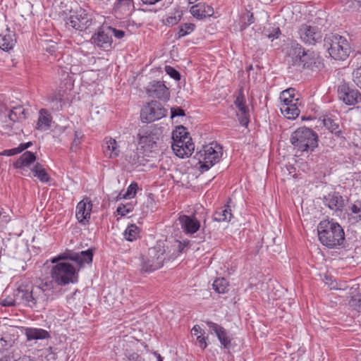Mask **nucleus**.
<instances>
[{"label":"nucleus","mask_w":361,"mask_h":361,"mask_svg":"<svg viewBox=\"0 0 361 361\" xmlns=\"http://www.w3.org/2000/svg\"><path fill=\"white\" fill-rule=\"evenodd\" d=\"M51 293V284L42 282L30 289L19 287L16 293V298L31 308H44L48 304Z\"/></svg>","instance_id":"f257e3e1"},{"label":"nucleus","mask_w":361,"mask_h":361,"mask_svg":"<svg viewBox=\"0 0 361 361\" xmlns=\"http://www.w3.org/2000/svg\"><path fill=\"white\" fill-rule=\"evenodd\" d=\"M320 243L329 248L341 245L345 240V233L341 226L333 220L322 221L317 226Z\"/></svg>","instance_id":"f03ea898"},{"label":"nucleus","mask_w":361,"mask_h":361,"mask_svg":"<svg viewBox=\"0 0 361 361\" xmlns=\"http://www.w3.org/2000/svg\"><path fill=\"white\" fill-rule=\"evenodd\" d=\"M290 54L293 65L300 68L317 71L323 66L317 55L310 50L305 51L301 44L296 42L291 43Z\"/></svg>","instance_id":"7ed1b4c3"},{"label":"nucleus","mask_w":361,"mask_h":361,"mask_svg":"<svg viewBox=\"0 0 361 361\" xmlns=\"http://www.w3.org/2000/svg\"><path fill=\"white\" fill-rule=\"evenodd\" d=\"M290 142L298 151L312 152L318 146V136L312 129L301 127L292 133Z\"/></svg>","instance_id":"20e7f679"},{"label":"nucleus","mask_w":361,"mask_h":361,"mask_svg":"<svg viewBox=\"0 0 361 361\" xmlns=\"http://www.w3.org/2000/svg\"><path fill=\"white\" fill-rule=\"evenodd\" d=\"M324 40L329 55L335 60L344 61L349 56L351 47L345 37L329 33L326 35Z\"/></svg>","instance_id":"39448f33"},{"label":"nucleus","mask_w":361,"mask_h":361,"mask_svg":"<svg viewBox=\"0 0 361 361\" xmlns=\"http://www.w3.org/2000/svg\"><path fill=\"white\" fill-rule=\"evenodd\" d=\"M223 154L222 147L217 143H211L204 146L196 154L199 160L201 172L208 171L212 166L219 161Z\"/></svg>","instance_id":"423d86ee"},{"label":"nucleus","mask_w":361,"mask_h":361,"mask_svg":"<svg viewBox=\"0 0 361 361\" xmlns=\"http://www.w3.org/2000/svg\"><path fill=\"white\" fill-rule=\"evenodd\" d=\"M166 253L164 245L158 243L154 247L148 250L146 259H142L141 269L145 272H152L161 268L166 259Z\"/></svg>","instance_id":"0eeeda50"},{"label":"nucleus","mask_w":361,"mask_h":361,"mask_svg":"<svg viewBox=\"0 0 361 361\" xmlns=\"http://www.w3.org/2000/svg\"><path fill=\"white\" fill-rule=\"evenodd\" d=\"M51 277L58 286H66L76 282L77 271L70 263L60 262L51 269Z\"/></svg>","instance_id":"6e6552de"},{"label":"nucleus","mask_w":361,"mask_h":361,"mask_svg":"<svg viewBox=\"0 0 361 361\" xmlns=\"http://www.w3.org/2000/svg\"><path fill=\"white\" fill-rule=\"evenodd\" d=\"M297 35L298 38L307 45H314L322 39V30L314 22L301 24L298 27Z\"/></svg>","instance_id":"1a4fd4ad"},{"label":"nucleus","mask_w":361,"mask_h":361,"mask_svg":"<svg viewBox=\"0 0 361 361\" xmlns=\"http://www.w3.org/2000/svg\"><path fill=\"white\" fill-rule=\"evenodd\" d=\"M92 15L85 9L80 8L73 11L66 22L68 28L82 32L90 28L93 24Z\"/></svg>","instance_id":"9d476101"},{"label":"nucleus","mask_w":361,"mask_h":361,"mask_svg":"<svg viewBox=\"0 0 361 361\" xmlns=\"http://www.w3.org/2000/svg\"><path fill=\"white\" fill-rule=\"evenodd\" d=\"M167 110L161 103L153 100L145 105L140 113L142 122L152 123L165 117Z\"/></svg>","instance_id":"9b49d317"},{"label":"nucleus","mask_w":361,"mask_h":361,"mask_svg":"<svg viewBox=\"0 0 361 361\" xmlns=\"http://www.w3.org/2000/svg\"><path fill=\"white\" fill-rule=\"evenodd\" d=\"M93 258V250L92 249H88L80 252H68L59 255L58 257H55L51 259V262L54 264H58L60 260L70 259L77 263V264L81 267L84 264H90L92 262Z\"/></svg>","instance_id":"f8f14e48"},{"label":"nucleus","mask_w":361,"mask_h":361,"mask_svg":"<svg viewBox=\"0 0 361 361\" xmlns=\"http://www.w3.org/2000/svg\"><path fill=\"white\" fill-rule=\"evenodd\" d=\"M92 43L99 49L109 51L112 49L113 38L110 35V30L106 25L99 27L97 31L92 36Z\"/></svg>","instance_id":"ddd939ff"},{"label":"nucleus","mask_w":361,"mask_h":361,"mask_svg":"<svg viewBox=\"0 0 361 361\" xmlns=\"http://www.w3.org/2000/svg\"><path fill=\"white\" fill-rule=\"evenodd\" d=\"M338 95L347 105H355L361 102V94L357 90L352 89L346 84H342L338 86Z\"/></svg>","instance_id":"4468645a"},{"label":"nucleus","mask_w":361,"mask_h":361,"mask_svg":"<svg viewBox=\"0 0 361 361\" xmlns=\"http://www.w3.org/2000/svg\"><path fill=\"white\" fill-rule=\"evenodd\" d=\"M147 93L151 97H155L160 100L169 99L170 92L168 87L161 81H153L147 87Z\"/></svg>","instance_id":"2eb2a0df"},{"label":"nucleus","mask_w":361,"mask_h":361,"mask_svg":"<svg viewBox=\"0 0 361 361\" xmlns=\"http://www.w3.org/2000/svg\"><path fill=\"white\" fill-rule=\"evenodd\" d=\"M92 204L89 198H85L78 203L76 206V218L79 223L86 225L89 223Z\"/></svg>","instance_id":"dca6fc26"},{"label":"nucleus","mask_w":361,"mask_h":361,"mask_svg":"<svg viewBox=\"0 0 361 361\" xmlns=\"http://www.w3.org/2000/svg\"><path fill=\"white\" fill-rule=\"evenodd\" d=\"M171 147L175 154L180 157H188L194 151L195 145L192 138L172 142Z\"/></svg>","instance_id":"f3484780"},{"label":"nucleus","mask_w":361,"mask_h":361,"mask_svg":"<svg viewBox=\"0 0 361 361\" xmlns=\"http://www.w3.org/2000/svg\"><path fill=\"white\" fill-rule=\"evenodd\" d=\"M206 324L215 333L224 348L229 349L231 346V338L228 336L227 331L223 326L211 321L206 322Z\"/></svg>","instance_id":"a211bd4d"},{"label":"nucleus","mask_w":361,"mask_h":361,"mask_svg":"<svg viewBox=\"0 0 361 361\" xmlns=\"http://www.w3.org/2000/svg\"><path fill=\"white\" fill-rule=\"evenodd\" d=\"M234 104L238 109L236 114L240 125L247 126L249 123V111L245 105V97L242 92L237 96Z\"/></svg>","instance_id":"6ab92c4d"},{"label":"nucleus","mask_w":361,"mask_h":361,"mask_svg":"<svg viewBox=\"0 0 361 361\" xmlns=\"http://www.w3.org/2000/svg\"><path fill=\"white\" fill-rule=\"evenodd\" d=\"M324 204L335 212H341L345 206V200L339 192H334L324 197Z\"/></svg>","instance_id":"aec40b11"},{"label":"nucleus","mask_w":361,"mask_h":361,"mask_svg":"<svg viewBox=\"0 0 361 361\" xmlns=\"http://www.w3.org/2000/svg\"><path fill=\"white\" fill-rule=\"evenodd\" d=\"M30 109L22 105H10V110L7 115L11 123L25 121L30 115Z\"/></svg>","instance_id":"412c9836"},{"label":"nucleus","mask_w":361,"mask_h":361,"mask_svg":"<svg viewBox=\"0 0 361 361\" xmlns=\"http://www.w3.org/2000/svg\"><path fill=\"white\" fill-rule=\"evenodd\" d=\"M113 10L122 18L129 16L134 11V2L133 0H116Z\"/></svg>","instance_id":"4be33fe9"},{"label":"nucleus","mask_w":361,"mask_h":361,"mask_svg":"<svg viewBox=\"0 0 361 361\" xmlns=\"http://www.w3.org/2000/svg\"><path fill=\"white\" fill-rule=\"evenodd\" d=\"M178 221L181 228L187 233H195L200 227V221L194 216L182 215L178 218Z\"/></svg>","instance_id":"5701e85b"},{"label":"nucleus","mask_w":361,"mask_h":361,"mask_svg":"<svg viewBox=\"0 0 361 361\" xmlns=\"http://www.w3.org/2000/svg\"><path fill=\"white\" fill-rule=\"evenodd\" d=\"M190 11L191 14L197 19L210 17L214 14V9L212 6L201 3L192 6Z\"/></svg>","instance_id":"b1692460"},{"label":"nucleus","mask_w":361,"mask_h":361,"mask_svg":"<svg viewBox=\"0 0 361 361\" xmlns=\"http://www.w3.org/2000/svg\"><path fill=\"white\" fill-rule=\"evenodd\" d=\"M104 142V154L110 159L118 157L120 154V149L117 141L111 137H106Z\"/></svg>","instance_id":"393cba45"},{"label":"nucleus","mask_w":361,"mask_h":361,"mask_svg":"<svg viewBox=\"0 0 361 361\" xmlns=\"http://www.w3.org/2000/svg\"><path fill=\"white\" fill-rule=\"evenodd\" d=\"M232 217L231 209L228 204L218 208L213 214L215 221H229Z\"/></svg>","instance_id":"a878e982"},{"label":"nucleus","mask_w":361,"mask_h":361,"mask_svg":"<svg viewBox=\"0 0 361 361\" xmlns=\"http://www.w3.org/2000/svg\"><path fill=\"white\" fill-rule=\"evenodd\" d=\"M25 336L28 341L41 340L50 337L47 331L38 328H27L25 329Z\"/></svg>","instance_id":"bb28decb"},{"label":"nucleus","mask_w":361,"mask_h":361,"mask_svg":"<svg viewBox=\"0 0 361 361\" xmlns=\"http://www.w3.org/2000/svg\"><path fill=\"white\" fill-rule=\"evenodd\" d=\"M280 110L281 114L288 119H295L300 114L298 104H281Z\"/></svg>","instance_id":"cd10ccee"},{"label":"nucleus","mask_w":361,"mask_h":361,"mask_svg":"<svg viewBox=\"0 0 361 361\" xmlns=\"http://www.w3.org/2000/svg\"><path fill=\"white\" fill-rule=\"evenodd\" d=\"M36 159V156L34 153L27 151L23 153L20 158L16 161L15 166L16 168L25 169L29 166Z\"/></svg>","instance_id":"c85d7f7f"},{"label":"nucleus","mask_w":361,"mask_h":361,"mask_svg":"<svg viewBox=\"0 0 361 361\" xmlns=\"http://www.w3.org/2000/svg\"><path fill=\"white\" fill-rule=\"evenodd\" d=\"M323 124L331 133H334L337 137L342 135V131L339 129V125L336 120L331 116H324L323 118Z\"/></svg>","instance_id":"c756f323"},{"label":"nucleus","mask_w":361,"mask_h":361,"mask_svg":"<svg viewBox=\"0 0 361 361\" xmlns=\"http://www.w3.org/2000/svg\"><path fill=\"white\" fill-rule=\"evenodd\" d=\"M295 91L294 88H288L282 91L279 97L282 102L281 104H298L299 99L295 98Z\"/></svg>","instance_id":"7c9ffc66"},{"label":"nucleus","mask_w":361,"mask_h":361,"mask_svg":"<svg viewBox=\"0 0 361 361\" xmlns=\"http://www.w3.org/2000/svg\"><path fill=\"white\" fill-rule=\"evenodd\" d=\"M34 176L37 177L41 182L47 183L50 177L45 169L39 163L36 164L31 170Z\"/></svg>","instance_id":"2f4dec72"},{"label":"nucleus","mask_w":361,"mask_h":361,"mask_svg":"<svg viewBox=\"0 0 361 361\" xmlns=\"http://www.w3.org/2000/svg\"><path fill=\"white\" fill-rule=\"evenodd\" d=\"M126 160L133 166H138L142 164L144 157L140 156L137 151L133 150L126 155Z\"/></svg>","instance_id":"473e14b6"},{"label":"nucleus","mask_w":361,"mask_h":361,"mask_svg":"<svg viewBox=\"0 0 361 361\" xmlns=\"http://www.w3.org/2000/svg\"><path fill=\"white\" fill-rule=\"evenodd\" d=\"M156 142L154 135L152 133H146L145 135L139 134V145L142 147L152 148Z\"/></svg>","instance_id":"72a5a7b5"},{"label":"nucleus","mask_w":361,"mask_h":361,"mask_svg":"<svg viewBox=\"0 0 361 361\" xmlns=\"http://www.w3.org/2000/svg\"><path fill=\"white\" fill-rule=\"evenodd\" d=\"M188 135L189 133L186 131V128L185 127L183 126H178L172 133L173 142L191 138Z\"/></svg>","instance_id":"f704fd0d"},{"label":"nucleus","mask_w":361,"mask_h":361,"mask_svg":"<svg viewBox=\"0 0 361 361\" xmlns=\"http://www.w3.org/2000/svg\"><path fill=\"white\" fill-rule=\"evenodd\" d=\"M140 229L135 224L128 226L124 231V237L128 241H133L139 236Z\"/></svg>","instance_id":"c9c22d12"},{"label":"nucleus","mask_w":361,"mask_h":361,"mask_svg":"<svg viewBox=\"0 0 361 361\" xmlns=\"http://www.w3.org/2000/svg\"><path fill=\"white\" fill-rule=\"evenodd\" d=\"M195 29V25L193 23H183L181 24L178 27V31L176 34V39H180L181 37H183L191 32H192Z\"/></svg>","instance_id":"e433bc0d"},{"label":"nucleus","mask_w":361,"mask_h":361,"mask_svg":"<svg viewBox=\"0 0 361 361\" xmlns=\"http://www.w3.org/2000/svg\"><path fill=\"white\" fill-rule=\"evenodd\" d=\"M32 145V142H28L26 143H21L19 145V146L18 147L3 151L1 153V154L5 155V156H13V155L17 154L18 153H20L21 152H23V150L30 147Z\"/></svg>","instance_id":"4c0bfd02"},{"label":"nucleus","mask_w":361,"mask_h":361,"mask_svg":"<svg viewBox=\"0 0 361 361\" xmlns=\"http://www.w3.org/2000/svg\"><path fill=\"white\" fill-rule=\"evenodd\" d=\"M214 290L219 293H225L228 290V282L224 279H216L212 284Z\"/></svg>","instance_id":"58836bf2"},{"label":"nucleus","mask_w":361,"mask_h":361,"mask_svg":"<svg viewBox=\"0 0 361 361\" xmlns=\"http://www.w3.org/2000/svg\"><path fill=\"white\" fill-rule=\"evenodd\" d=\"M15 44V41L11 35H4L0 40V48L4 51L11 50Z\"/></svg>","instance_id":"ea45409f"},{"label":"nucleus","mask_w":361,"mask_h":361,"mask_svg":"<svg viewBox=\"0 0 361 361\" xmlns=\"http://www.w3.org/2000/svg\"><path fill=\"white\" fill-rule=\"evenodd\" d=\"M44 109L40 111V114L37 121V128L41 130H44L48 129L50 126V119L47 115H43L42 112Z\"/></svg>","instance_id":"a19ab883"},{"label":"nucleus","mask_w":361,"mask_h":361,"mask_svg":"<svg viewBox=\"0 0 361 361\" xmlns=\"http://www.w3.org/2000/svg\"><path fill=\"white\" fill-rule=\"evenodd\" d=\"M348 305L353 310L361 312V294L352 295L348 300Z\"/></svg>","instance_id":"79ce46f5"},{"label":"nucleus","mask_w":361,"mask_h":361,"mask_svg":"<svg viewBox=\"0 0 361 361\" xmlns=\"http://www.w3.org/2000/svg\"><path fill=\"white\" fill-rule=\"evenodd\" d=\"M241 29L243 30L254 23L253 13L246 11L240 18Z\"/></svg>","instance_id":"37998d69"},{"label":"nucleus","mask_w":361,"mask_h":361,"mask_svg":"<svg viewBox=\"0 0 361 361\" xmlns=\"http://www.w3.org/2000/svg\"><path fill=\"white\" fill-rule=\"evenodd\" d=\"M351 214L354 215V218L361 221V200H356L350 207Z\"/></svg>","instance_id":"c03bdc74"},{"label":"nucleus","mask_w":361,"mask_h":361,"mask_svg":"<svg viewBox=\"0 0 361 361\" xmlns=\"http://www.w3.org/2000/svg\"><path fill=\"white\" fill-rule=\"evenodd\" d=\"M182 14L179 11H176L173 16H168L164 23L166 25L173 26L180 20Z\"/></svg>","instance_id":"a18cd8bd"},{"label":"nucleus","mask_w":361,"mask_h":361,"mask_svg":"<svg viewBox=\"0 0 361 361\" xmlns=\"http://www.w3.org/2000/svg\"><path fill=\"white\" fill-rule=\"evenodd\" d=\"M82 133L81 131L76 130L74 133V140L72 142L71 149L75 152L79 148L82 137Z\"/></svg>","instance_id":"49530a36"},{"label":"nucleus","mask_w":361,"mask_h":361,"mask_svg":"<svg viewBox=\"0 0 361 361\" xmlns=\"http://www.w3.org/2000/svg\"><path fill=\"white\" fill-rule=\"evenodd\" d=\"M109 29L110 30V35L111 38L114 37L116 39H122L126 35L125 30L117 29L116 27H111L110 25H107Z\"/></svg>","instance_id":"de8ad7c7"},{"label":"nucleus","mask_w":361,"mask_h":361,"mask_svg":"<svg viewBox=\"0 0 361 361\" xmlns=\"http://www.w3.org/2000/svg\"><path fill=\"white\" fill-rule=\"evenodd\" d=\"M138 186L136 183H132L128 188L127 191L123 195V198H132L135 194Z\"/></svg>","instance_id":"09e8293b"},{"label":"nucleus","mask_w":361,"mask_h":361,"mask_svg":"<svg viewBox=\"0 0 361 361\" xmlns=\"http://www.w3.org/2000/svg\"><path fill=\"white\" fill-rule=\"evenodd\" d=\"M352 75L354 82L361 89V66L355 69Z\"/></svg>","instance_id":"8fccbe9b"},{"label":"nucleus","mask_w":361,"mask_h":361,"mask_svg":"<svg viewBox=\"0 0 361 361\" xmlns=\"http://www.w3.org/2000/svg\"><path fill=\"white\" fill-rule=\"evenodd\" d=\"M165 71L168 75H169L172 78L176 80H179L180 79V75L178 71H176L174 68L166 66L165 67Z\"/></svg>","instance_id":"3c124183"},{"label":"nucleus","mask_w":361,"mask_h":361,"mask_svg":"<svg viewBox=\"0 0 361 361\" xmlns=\"http://www.w3.org/2000/svg\"><path fill=\"white\" fill-rule=\"evenodd\" d=\"M342 3L345 4L349 9L357 8L360 6V1L356 0H342Z\"/></svg>","instance_id":"603ef678"},{"label":"nucleus","mask_w":361,"mask_h":361,"mask_svg":"<svg viewBox=\"0 0 361 361\" xmlns=\"http://www.w3.org/2000/svg\"><path fill=\"white\" fill-rule=\"evenodd\" d=\"M133 211L132 207L126 205H121L118 207L116 212L121 216H125Z\"/></svg>","instance_id":"864d4df0"},{"label":"nucleus","mask_w":361,"mask_h":361,"mask_svg":"<svg viewBox=\"0 0 361 361\" xmlns=\"http://www.w3.org/2000/svg\"><path fill=\"white\" fill-rule=\"evenodd\" d=\"M16 298H7L1 301V305L4 307H12L15 306L16 304L17 300H18L16 298V296L15 295Z\"/></svg>","instance_id":"5fc2aeb1"},{"label":"nucleus","mask_w":361,"mask_h":361,"mask_svg":"<svg viewBox=\"0 0 361 361\" xmlns=\"http://www.w3.org/2000/svg\"><path fill=\"white\" fill-rule=\"evenodd\" d=\"M204 334V331L202 333L201 335L197 336V343H198L199 346L202 349H205L207 346V343L206 342V338L203 336Z\"/></svg>","instance_id":"6e6d98bb"},{"label":"nucleus","mask_w":361,"mask_h":361,"mask_svg":"<svg viewBox=\"0 0 361 361\" xmlns=\"http://www.w3.org/2000/svg\"><path fill=\"white\" fill-rule=\"evenodd\" d=\"M185 116L184 111L179 108H171V118L176 117V116Z\"/></svg>","instance_id":"4d7b16f0"},{"label":"nucleus","mask_w":361,"mask_h":361,"mask_svg":"<svg viewBox=\"0 0 361 361\" xmlns=\"http://www.w3.org/2000/svg\"><path fill=\"white\" fill-rule=\"evenodd\" d=\"M11 346V343L6 341L3 336H0V349L6 350Z\"/></svg>","instance_id":"13d9d810"},{"label":"nucleus","mask_w":361,"mask_h":361,"mask_svg":"<svg viewBox=\"0 0 361 361\" xmlns=\"http://www.w3.org/2000/svg\"><path fill=\"white\" fill-rule=\"evenodd\" d=\"M204 331H202L200 328V326L198 325H195L192 330H191V333L192 335H195V336H197L199 333H200L202 334V333Z\"/></svg>","instance_id":"bf43d9fd"},{"label":"nucleus","mask_w":361,"mask_h":361,"mask_svg":"<svg viewBox=\"0 0 361 361\" xmlns=\"http://www.w3.org/2000/svg\"><path fill=\"white\" fill-rule=\"evenodd\" d=\"M174 246L178 249V252H182L185 245L180 241H176Z\"/></svg>","instance_id":"052dcab7"},{"label":"nucleus","mask_w":361,"mask_h":361,"mask_svg":"<svg viewBox=\"0 0 361 361\" xmlns=\"http://www.w3.org/2000/svg\"><path fill=\"white\" fill-rule=\"evenodd\" d=\"M280 33H281L280 29L279 27H276L274 30V34H269L268 35V37L269 38H277Z\"/></svg>","instance_id":"680f3d73"},{"label":"nucleus","mask_w":361,"mask_h":361,"mask_svg":"<svg viewBox=\"0 0 361 361\" xmlns=\"http://www.w3.org/2000/svg\"><path fill=\"white\" fill-rule=\"evenodd\" d=\"M161 0H141V1L145 5H154Z\"/></svg>","instance_id":"e2e57ef3"},{"label":"nucleus","mask_w":361,"mask_h":361,"mask_svg":"<svg viewBox=\"0 0 361 361\" xmlns=\"http://www.w3.org/2000/svg\"><path fill=\"white\" fill-rule=\"evenodd\" d=\"M154 355L157 357V361H163V359H162L161 356L159 354L155 353Z\"/></svg>","instance_id":"0e129e2a"},{"label":"nucleus","mask_w":361,"mask_h":361,"mask_svg":"<svg viewBox=\"0 0 361 361\" xmlns=\"http://www.w3.org/2000/svg\"><path fill=\"white\" fill-rule=\"evenodd\" d=\"M11 128V124H7V125L6 126V129H10Z\"/></svg>","instance_id":"69168bd1"},{"label":"nucleus","mask_w":361,"mask_h":361,"mask_svg":"<svg viewBox=\"0 0 361 361\" xmlns=\"http://www.w3.org/2000/svg\"><path fill=\"white\" fill-rule=\"evenodd\" d=\"M19 361H30V360H27V358H23V359L20 360Z\"/></svg>","instance_id":"338daca9"},{"label":"nucleus","mask_w":361,"mask_h":361,"mask_svg":"<svg viewBox=\"0 0 361 361\" xmlns=\"http://www.w3.org/2000/svg\"><path fill=\"white\" fill-rule=\"evenodd\" d=\"M0 126H1L2 128H4V126L3 125L2 122H1V123H0Z\"/></svg>","instance_id":"774afa93"}]
</instances>
